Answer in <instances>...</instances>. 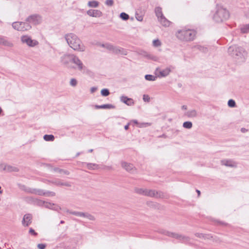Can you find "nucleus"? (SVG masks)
Masks as SVG:
<instances>
[{
	"instance_id": "nucleus-51",
	"label": "nucleus",
	"mask_w": 249,
	"mask_h": 249,
	"mask_svg": "<svg viewBox=\"0 0 249 249\" xmlns=\"http://www.w3.org/2000/svg\"><path fill=\"white\" fill-rule=\"evenodd\" d=\"M245 128H242L241 131L242 132H245Z\"/></svg>"
},
{
	"instance_id": "nucleus-48",
	"label": "nucleus",
	"mask_w": 249,
	"mask_h": 249,
	"mask_svg": "<svg viewBox=\"0 0 249 249\" xmlns=\"http://www.w3.org/2000/svg\"><path fill=\"white\" fill-rule=\"evenodd\" d=\"M128 128H129V124L126 125L124 126V129L125 130H127L128 129Z\"/></svg>"
},
{
	"instance_id": "nucleus-11",
	"label": "nucleus",
	"mask_w": 249,
	"mask_h": 249,
	"mask_svg": "<svg viewBox=\"0 0 249 249\" xmlns=\"http://www.w3.org/2000/svg\"><path fill=\"white\" fill-rule=\"evenodd\" d=\"M26 21L34 24H38L41 22V18L38 15H32L28 17Z\"/></svg>"
},
{
	"instance_id": "nucleus-28",
	"label": "nucleus",
	"mask_w": 249,
	"mask_h": 249,
	"mask_svg": "<svg viewBox=\"0 0 249 249\" xmlns=\"http://www.w3.org/2000/svg\"><path fill=\"white\" fill-rule=\"evenodd\" d=\"M161 43L159 39H155L153 41V45L155 47H158L160 46Z\"/></svg>"
},
{
	"instance_id": "nucleus-7",
	"label": "nucleus",
	"mask_w": 249,
	"mask_h": 249,
	"mask_svg": "<svg viewBox=\"0 0 249 249\" xmlns=\"http://www.w3.org/2000/svg\"><path fill=\"white\" fill-rule=\"evenodd\" d=\"M21 41L22 43L26 44L31 47H34L38 44V42L37 40L32 39L30 36L26 35L21 37Z\"/></svg>"
},
{
	"instance_id": "nucleus-19",
	"label": "nucleus",
	"mask_w": 249,
	"mask_h": 249,
	"mask_svg": "<svg viewBox=\"0 0 249 249\" xmlns=\"http://www.w3.org/2000/svg\"><path fill=\"white\" fill-rule=\"evenodd\" d=\"M74 56L73 54H66L62 58V61L65 64H68L70 62H71L70 56Z\"/></svg>"
},
{
	"instance_id": "nucleus-27",
	"label": "nucleus",
	"mask_w": 249,
	"mask_h": 249,
	"mask_svg": "<svg viewBox=\"0 0 249 249\" xmlns=\"http://www.w3.org/2000/svg\"><path fill=\"white\" fill-rule=\"evenodd\" d=\"M241 32L242 33H247L249 32V24L244 25L241 28Z\"/></svg>"
},
{
	"instance_id": "nucleus-37",
	"label": "nucleus",
	"mask_w": 249,
	"mask_h": 249,
	"mask_svg": "<svg viewBox=\"0 0 249 249\" xmlns=\"http://www.w3.org/2000/svg\"><path fill=\"white\" fill-rule=\"evenodd\" d=\"M228 104V106L230 107H233L235 106V102L234 100H233L232 99H230V100H229Z\"/></svg>"
},
{
	"instance_id": "nucleus-21",
	"label": "nucleus",
	"mask_w": 249,
	"mask_h": 249,
	"mask_svg": "<svg viewBox=\"0 0 249 249\" xmlns=\"http://www.w3.org/2000/svg\"><path fill=\"white\" fill-rule=\"evenodd\" d=\"M221 163L223 165L233 167L235 166V163L231 160H223L221 161Z\"/></svg>"
},
{
	"instance_id": "nucleus-39",
	"label": "nucleus",
	"mask_w": 249,
	"mask_h": 249,
	"mask_svg": "<svg viewBox=\"0 0 249 249\" xmlns=\"http://www.w3.org/2000/svg\"><path fill=\"white\" fill-rule=\"evenodd\" d=\"M77 84V80L75 79H71L70 81V84L71 86L75 87Z\"/></svg>"
},
{
	"instance_id": "nucleus-10",
	"label": "nucleus",
	"mask_w": 249,
	"mask_h": 249,
	"mask_svg": "<svg viewBox=\"0 0 249 249\" xmlns=\"http://www.w3.org/2000/svg\"><path fill=\"white\" fill-rule=\"evenodd\" d=\"M31 193L39 195V196H54L55 194L53 192H44L41 190L34 189L30 192Z\"/></svg>"
},
{
	"instance_id": "nucleus-24",
	"label": "nucleus",
	"mask_w": 249,
	"mask_h": 249,
	"mask_svg": "<svg viewBox=\"0 0 249 249\" xmlns=\"http://www.w3.org/2000/svg\"><path fill=\"white\" fill-rule=\"evenodd\" d=\"M54 183L57 185H61V186H71V185L68 182H63L61 180H56Z\"/></svg>"
},
{
	"instance_id": "nucleus-38",
	"label": "nucleus",
	"mask_w": 249,
	"mask_h": 249,
	"mask_svg": "<svg viewBox=\"0 0 249 249\" xmlns=\"http://www.w3.org/2000/svg\"><path fill=\"white\" fill-rule=\"evenodd\" d=\"M88 168L89 169H94L97 167V165L92 164V163H89L87 165Z\"/></svg>"
},
{
	"instance_id": "nucleus-3",
	"label": "nucleus",
	"mask_w": 249,
	"mask_h": 249,
	"mask_svg": "<svg viewBox=\"0 0 249 249\" xmlns=\"http://www.w3.org/2000/svg\"><path fill=\"white\" fill-rule=\"evenodd\" d=\"M229 16V13L226 9L222 6H218L216 8V11L213 16V19L216 22H222L227 19Z\"/></svg>"
},
{
	"instance_id": "nucleus-18",
	"label": "nucleus",
	"mask_w": 249,
	"mask_h": 249,
	"mask_svg": "<svg viewBox=\"0 0 249 249\" xmlns=\"http://www.w3.org/2000/svg\"><path fill=\"white\" fill-rule=\"evenodd\" d=\"M0 44H2L6 46H12V43L8 41L5 37L0 36Z\"/></svg>"
},
{
	"instance_id": "nucleus-45",
	"label": "nucleus",
	"mask_w": 249,
	"mask_h": 249,
	"mask_svg": "<svg viewBox=\"0 0 249 249\" xmlns=\"http://www.w3.org/2000/svg\"><path fill=\"white\" fill-rule=\"evenodd\" d=\"M234 47H233V46H231V47H230L229 49H228V52L229 53H231V54L233 56L234 55V53H231V52H233L234 51Z\"/></svg>"
},
{
	"instance_id": "nucleus-22",
	"label": "nucleus",
	"mask_w": 249,
	"mask_h": 249,
	"mask_svg": "<svg viewBox=\"0 0 249 249\" xmlns=\"http://www.w3.org/2000/svg\"><path fill=\"white\" fill-rule=\"evenodd\" d=\"M155 14L158 19L164 16L162 12V9L160 7H158L155 8Z\"/></svg>"
},
{
	"instance_id": "nucleus-8",
	"label": "nucleus",
	"mask_w": 249,
	"mask_h": 249,
	"mask_svg": "<svg viewBox=\"0 0 249 249\" xmlns=\"http://www.w3.org/2000/svg\"><path fill=\"white\" fill-rule=\"evenodd\" d=\"M164 234L168 236L178 239L180 241H182L183 242H187L188 241V238L187 237L183 236L181 235H179L178 234L170 232L169 231H165Z\"/></svg>"
},
{
	"instance_id": "nucleus-1",
	"label": "nucleus",
	"mask_w": 249,
	"mask_h": 249,
	"mask_svg": "<svg viewBox=\"0 0 249 249\" xmlns=\"http://www.w3.org/2000/svg\"><path fill=\"white\" fill-rule=\"evenodd\" d=\"M65 38L70 46L74 50L81 52L85 51L84 45L75 35L72 33L68 34L65 36Z\"/></svg>"
},
{
	"instance_id": "nucleus-50",
	"label": "nucleus",
	"mask_w": 249,
	"mask_h": 249,
	"mask_svg": "<svg viewBox=\"0 0 249 249\" xmlns=\"http://www.w3.org/2000/svg\"><path fill=\"white\" fill-rule=\"evenodd\" d=\"M196 192H197V193L198 194V196H199L200 195V192L199 190H196Z\"/></svg>"
},
{
	"instance_id": "nucleus-30",
	"label": "nucleus",
	"mask_w": 249,
	"mask_h": 249,
	"mask_svg": "<svg viewBox=\"0 0 249 249\" xmlns=\"http://www.w3.org/2000/svg\"><path fill=\"white\" fill-rule=\"evenodd\" d=\"M183 126L186 128H191L192 127V123L191 122H185L183 123Z\"/></svg>"
},
{
	"instance_id": "nucleus-9",
	"label": "nucleus",
	"mask_w": 249,
	"mask_h": 249,
	"mask_svg": "<svg viewBox=\"0 0 249 249\" xmlns=\"http://www.w3.org/2000/svg\"><path fill=\"white\" fill-rule=\"evenodd\" d=\"M37 203L39 205L43 206L46 208H48L49 209L55 210H57L59 209H60V208L58 206H57L54 204H52V203H51L50 202H48L43 201L42 200H37Z\"/></svg>"
},
{
	"instance_id": "nucleus-43",
	"label": "nucleus",
	"mask_w": 249,
	"mask_h": 249,
	"mask_svg": "<svg viewBox=\"0 0 249 249\" xmlns=\"http://www.w3.org/2000/svg\"><path fill=\"white\" fill-rule=\"evenodd\" d=\"M39 249H44L46 248V245L43 244H39L37 245Z\"/></svg>"
},
{
	"instance_id": "nucleus-40",
	"label": "nucleus",
	"mask_w": 249,
	"mask_h": 249,
	"mask_svg": "<svg viewBox=\"0 0 249 249\" xmlns=\"http://www.w3.org/2000/svg\"><path fill=\"white\" fill-rule=\"evenodd\" d=\"M105 3L108 6H111L113 5L114 1L113 0H106Z\"/></svg>"
},
{
	"instance_id": "nucleus-25",
	"label": "nucleus",
	"mask_w": 249,
	"mask_h": 249,
	"mask_svg": "<svg viewBox=\"0 0 249 249\" xmlns=\"http://www.w3.org/2000/svg\"><path fill=\"white\" fill-rule=\"evenodd\" d=\"M186 115L189 117H195L196 116L197 113L195 110H192L188 111Z\"/></svg>"
},
{
	"instance_id": "nucleus-44",
	"label": "nucleus",
	"mask_w": 249,
	"mask_h": 249,
	"mask_svg": "<svg viewBox=\"0 0 249 249\" xmlns=\"http://www.w3.org/2000/svg\"><path fill=\"white\" fill-rule=\"evenodd\" d=\"M15 169H16V168H13L12 167H10V166L5 167V168H4L5 170H7V171H10V172L15 171Z\"/></svg>"
},
{
	"instance_id": "nucleus-34",
	"label": "nucleus",
	"mask_w": 249,
	"mask_h": 249,
	"mask_svg": "<svg viewBox=\"0 0 249 249\" xmlns=\"http://www.w3.org/2000/svg\"><path fill=\"white\" fill-rule=\"evenodd\" d=\"M83 217H86L91 220H94L95 219L93 215L88 213H84Z\"/></svg>"
},
{
	"instance_id": "nucleus-47",
	"label": "nucleus",
	"mask_w": 249,
	"mask_h": 249,
	"mask_svg": "<svg viewBox=\"0 0 249 249\" xmlns=\"http://www.w3.org/2000/svg\"><path fill=\"white\" fill-rule=\"evenodd\" d=\"M136 18L139 21H142V17H136Z\"/></svg>"
},
{
	"instance_id": "nucleus-2",
	"label": "nucleus",
	"mask_w": 249,
	"mask_h": 249,
	"mask_svg": "<svg viewBox=\"0 0 249 249\" xmlns=\"http://www.w3.org/2000/svg\"><path fill=\"white\" fill-rule=\"evenodd\" d=\"M196 35V32L195 30L186 28L178 30L176 34L177 37L179 39L185 41L193 40Z\"/></svg>"
},
{
	"instance_id": "nucleus-31",
	"label": "nucleus",
	"mask_w": 249,
	"mask_h": 249,
	"mask_svg": "<svg viewBox=\"0 0 249 249\" xmlns=\"http://www.w3.org/2000/svg\"><path fill=\"white\" fill-rule=\"evenodd\" d=\"M120 18L124 20H126L129 18V16L125 13H122L120 15Z\"/></svg>"
},
{
	"instance_id": "nucleus-17",
	"label": "nucleus",
	"mask_w": 249,
	"mask_h": 249,
	"mask_svg": "<svg viewBox=\"0 0 249 249\" xmlns=\"http://www.w3.org/2000/svg\"><path fill=\"white\" fill-rule=\"evenodd\" d=\"M121 100L123 103L128 106H131L133 105L134 102L133 99L131 98H129L126 96H123L121 98Z\"/></svg>"
},
{
	"instance_id": "nucleus-53",
	"label": "nucleus",
	"mask_w": 249,
	"mask_h": 249,
	"mask_svg": "<svg viewBox=\"0 0 249 249\" xmlns=\"http://www.w3.org/2000/svg\"><path fill=\"white\" fill-rule=\"evenodd\" d=\"M64 223V222L63 221H61V222H60V223H61V224H63V223Z\"/></svg>"
},
{
	"instance_id": "nucleus-32",
	"label": "nucleus",
	"mask_w": 249,
	"mask_h": 249,
	"mask_svg": "<svg viewBox=\"0 0 249 249\" xmlns=\"http://www.w3.org/2000/svg\"><path fill=\"white\" fill-rule=\"evenodd\" d=\"M132 122L136 124L139 125L140 127H142V126H145L146 125H150V124L149 123H142V124H139L138 121L137 120H133L132 121Z\"/></svg>"
},
{
	"instance_id": "nucleus-14",
	"label": "nucleus",
	"mask_w": 249,
	"mask_h": 249,
	"mask_svg": "<svg viewBox=\"0 0 249 249\" xmlns=\"http://www.w3.org/2000/svg\"><path fill=\"white\" fill-rule=\"evenodd\" d=\"M71 59V63L76 64L79 70H82L83 67V65L81 61L75 55L70 56Z\"/></svg>"
},
{
	"instance_id": "nucleus-36",
	"label": "nucleus",
	"mask_w": 249,
	"mask_h": 249,
	"mask_svg": "<svg viewBox=\"0 0 249 249\" xmlns=\"http://www.w3.org/2000/svg\"><path fill=\"white\" fill-rule=\"evenodd\" d=\"M69 213H71V214H72L73 215H76V216H78L82 217L84 215V213H82V212H70Z\"/></svg>"
},
{
	"instance_id": "nucleus-13",
	"label": "nucleus",
	"mask_w": 249,
	"mask_h": 249,
	"mask_svg": "<svg viewBox=\"0 0 249 249\" xmlns=\"http://www.w3.org/2000/svg\"><path fill=\"white\" fill-rule=\"evenodd\" d=\"M87 13L89 16L95 18H99L103 15L102 12L99 10L90 9Z\"/></svg>"
},
{
	"instance_id": "nucleus-26",
	"label": "nucleus",
	"mask_w": 249,
	"mask_h": 249,
	"mask_svg": "<svg viewBox=\"0 0 249 249\" xmlns=\"http://www.w3.org/2000/svg\"><path fill=\"white\" fill-rule=\"evenodd\" d=\"M43 138L46 141H53L54 140V137L53 135H45Z\"/></svg>"
},
{
	"instance_id": "nucleus-15",
	"label": "nucleus",
	"mask_w": 249,
	"mask_h": 249,
	"mask_svg": "<svg viewBox=\"0 0 249 249\" xmlns=\"http://www.w3.org/2000/svg\"><path fill=\"white\" fill-rule=\"evenodd\" d=\"M171 71V69L169 68H166L163 70L157 69L156 71L157 73H159L161 77H165L168 75Z\"/></svg>"
},
{
	"instance_id": "nucleus-6",
	"label": "nucleus",
	"mask_w": 249,
	"mask_h": 249,
	"mask_svg": "<svg viewBox=\"0 0 249 249\" xmlns=\"http://www.w3.org/2000/svg\"><path fill=\"white\" fill-rule=\"evenodd\" d=\"M12 27L19 31H25L30 30L31 26L28 22H15L12 24Z\"/></svg>"
},
{
	"instance_id": "nucleus-12",
	"label": "nucleus",
	"mask_w": 249,
	"mask_h": 249,
	"mask_svg": "<svg viewBox=\"0 0 249 249\" xmlns=\"http://www.w3.org/2000/svg\"><path fill=\"white\" fill-rule=\"evenodd\" d=\"M32 215L31 214L28 213L24 215L23 216L22 224L25 227L29 226L32 223Z\"/></svg>"
},
{
	"instance_id": "nucleus-20",
	"label": "nucleus",
	"mask_w": 249,
	"mask_h": 249,
	"mask_svg": "<svg viewBox=\"0 0 249 249\" xmlns=\"http://www.w3.org/2000/svg\"><path fill=\"white\" fill-rule=\"evenodd\" d=\"M122 166L123 168H124L126 170L128 171H131L133 170L134 168L133 164L128 163L125 162H123L122 163Z\"/></svg>"
},
{
	"instance_id": "nucleus-33",
	"label": "nucleus",
	"mask_w": 249,
	"mask_h": 249,
	"mask_svg": "<svg viewBox=\"0 0 249 249\" xmlns=\"http://www.w3.org/2000/svg\"><path fill=\"white\" fill-rule=\"evenodd\" d=\"M145 78L148 81H154L156 79V77L152 75H146L145 76Z\"/></svg>"
},
{
	"instance_id": "nucleus-35",
	"label": "nucleus",
	"mask_w": 249,
	"mask_h": 249,
	"mask_svg": "<svg viewBox=\"0 0 249 249\" xmlns=\"http://www.w3.org/2000/svg\"><path fill=\"white\" fill-rule=\"evenodd\" d=\"M101 94L104 96H107L109 94V91L107 89H103L101 90Z\"/></svg>"
},
{
	"instance_id": "nucleus-29",
	"label": "nucleus",
	"mask_w": 249,
	"mask_h": 249,
	"mask_svg": "<svg viewBox=\"0 0 249 249\" xmlns=\"http://www.w3.org/2000/svg\"><path fill=\"white\" fill-rule=\"evenodd\" d=\"M95 107L96 108H104V109L110 108H111V107H112V105H109V104L104 105L102 106H97V105L95 106Z\"/></svg>"
},
{
	"instance_id": "nucleus-23",
	"label": "nucleus",
	"mask_w": 249,
	"mask_h": 249,
	"mask_svg": "<svg viewBox=\"0 0 249 249\" xmlns=\"http://www.w3.org/2000/svg\"><path fill=\"white\" fill-rule=\"evenodd\" d=\"M99 5V2L95 0L89 1L88 3V5L89 7L96 8L98 7Z\"/></svg>"
},
{
	"instance_id": "nucleus-49",
	"label": "nucleus",
	"mask_w": 249,
	"mask_h": 249,
	"mask_svg": "<svg viewBox=\"0 0 249 249\" xmlns=\"http://www.w3.org/2000/svg\"><path fill=\"white\" fill-rule=\"evenodd\" d=\"M182 109H187V106H186L184 105V106H183L182 107Z\"/></svg>"
},
{
	"instance_id": "nucleus-16",
	"label": "nucleus",
	"mask_w": 249,
	"mask_h": 249,
	"mask_svg": "<svg viewBox=\"0 0 249 249\" xmlns=\"http://www.w3.org/2000/svg\"><path fill=\"white\" fill-rule=\"evenodd\" d=\"M158 20L164 27H169L171 24V22L166 19L164 16L159 18Z\"/></svg>"
},
{
	"instance_id": "nucleus-42",
	"label": "nucleus",
	"mask_w": 249,
	"mask_h": 249,
	"mask_svg": "<svg viewBox=\"0 0 249 249\" xmlns=\"http://www.w3.org/2000/svg\"><path fill=\"white\" fill-rule=\"evenodd\" d=\"M29 233L34 236H36L37 235V233L32 228L30 229Z\"/></svg>"
},
{
	"instance_id": "nucleus-4",
	"label": "nucleus",
	"mask_w": 249,
	"mask_h": 249,
	"mask_svg": "<svg viewBox=\"0 0 249 249\" xmlns=\"http://www.w3.org/2000/svg\"><path fill=\"white\" fill-rule=\"evenodd\" d=\"M135 192L139 194L156 198L160 197L162 195L160 192H156L153 190H148L144 188H136Z\"/></svg>"
},
{
	"instance_id": "nucleus-41",
	"label": "nucleus",
	"mask_w": 249,
	"mask_h": 249,
	"mask_svg": "<svg viewBox=\"0 0 249 249\" xmlns=\"http://www.w3.org/2000/svg\"><path fill=\"white\" fill-rule=\"evenodd\" d=\"M143 100L145 102H149L150 101V97L148 95L144 94L143 95Z\"/></svg>"
},
{
	"instance_id": "nucleus-5",
	"label": "nucleus",
	"mask_w": 249,
	"mask_h": 249,
	"mask_svg": "<svg viewBox=\"0 0 249 249\" xmlns=\"http://www.w3.org/2000/svg\"><path fill=\"white\" fill-rule=\"evenodd\" d=\"M101 46L105 48L108 51L111 52L115 54H121L123 55H126V51L123 48L117 47L110 44H101Z\"/></svg>"
},
{
	"instance_id": "nucleus-46",
	"label": "nucleus",
	"mask_w": 249,
	"mask_h": 249,
	"mask_svg": "<svg viewBox=\"0 0 249 249\" xmlns=\"http://www.w3.org/2000/svg\"><path fill=\"white\" fill-rule=\"evenodd\" d=\"M96 90H97V88L92 87L90 89V92H91V93H94Z\"/></svg>"
},
{
	"instance_id": "nucleus-52",
	"label": "nucleus",
	"mask_w": 249,
	"mask_h": 249,
	"mask_svg": "<svg viewBox=\"0 0 249 249\" xmlns=\"http://www.w3.org/2000/svg\"><path fill=\"white\" fill-rule=\"evenodd\" d=\"M89 152H92L93 151V150L92 149H90L89 150Z\"/></svg>"
}]
</instances>
